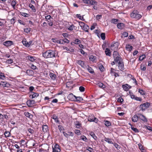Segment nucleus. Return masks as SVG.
<instances>
[{"label": "nucleus", "instance_id": "32", "mask_svg": "<svg viewBox=\"0 0 152 152\" xmlns=\"http://www.w3.org/2000/svg\"><path fill=\"white\" fill-rule=\"evenodd\" d=\"M104 140L105 141L109 143L112 144H113V143L112 142L111 140L109 138L105 137Z\"/></svg>", "mask_w": 152, "mask_h": 152}, {"label": "nucleus", "instance_id": "63", "mask_svg": "<svg viewBox=\"0 0 152 152\" xmlns=\"http://www.w3.org/2000/svg\"><path fill=\"white\" fill-rule=\"evenodd\" d=\"M86 150L89 151V152H91L93 150V149L91 147L87 146L86 148Z\"/></svg>", "mask_w": 152, "mask_h": 152}, {"label": "nucleus", "instance_id": "46", "mask_svg": "<svg viewBox=\"0 0 152 152\" xmlns=\"http://www.w3.org/2000/svg\"><path fill=\"white\" fill-rule=\"evenodd\" d=\"M28 131L31 134H34L35 132V131L33 129L31 128L28 129Z\"/></svg>", "mask_w": 152, "mask_h": 152}, {"label": "nucleus", "instance_id": "35", "mask_svg": "<svg viewBox=\"0 0 152 152\" xmlns=\"http://www.w3.org/2000/svg\"><path fill=\"white\" fill-rule=\"evenodd\" d=\"M38 96L39 94H38L36 93H34L32 94L31 95L30 97L31 98L33 99L37 96Z\"/></svg>", "mask_w": 152, "mask_h": 152}, {"label": "nucleus", "instance_id": "18", "mask_svg": "<svg viewBox=\"0 0 152 152\" xmlns=\"http://www.w3.org/2000/svg\"><path fill=\"white\" fill-rule=\"evenodd\" d=\"M24 114L28 118L31 119H32L33 117V115L28 112H25Z\"/></svg>", "mask_w": 152, "mask_h": 152}, {"label": "nucleus", "instance_id": "9", "mask_svg": "<svg viewBox=\"0 0 152 152\" xmlns=\"http://www.w3.org/2000/svg\"><path fill=\"white\" fill-rule=\"evenodd\" d=\"M118 64L119 69L121 71H123L124 69V62L123 61H119Z\"/></svg>", "mask_w": 152, "mask_h": 152}, {"label": "nucleus", "instance_id": "36", "mask_svg": "<svg viewBox=\"0 0 152 152\" xmlns=\"http://www.w3.org/2000/svg\"><path fill=\"white\" fill-rule=\"evenodd\" d=\"M5 76H4L3 73H0V79L2 80H4L5 79Z\"/></svg>", "mask_w": 152, "mask_h": 152}, {"label": "nucleus", "instance_id": "29", "mask_svg": "<svg viewBox=\"0 0 152 152\" xmlns=\"http://www.w3.org/2000/svg\"><path fill=\"white\" fill-rule=\"evenodd\" d=\"M89 58L90 61L93 62H96V57L95 56L91 55L90 56Z\"/></svg>", "mask_w": 152, "mask_h": 152}, {"label": "nucleus", "instance_id": "24", "mask_svg": "<svg viewBox=\"0 0 152 152\" xmlns=\"http://www.w3.org/2000/svg\"><path fill=\"white\" fill-rule=\"evenodd\" d=\"M105 53L107 56H111V52H110V50L108 48H107L106 49L105 51Z\"/></svg>", "mask_w": 152, "mask_h": 152}, {"label": "nucleus", "instance_id": "21", "mask_svg": "<svg viewBox=\"0 0 152 152\" xmlns=\"http://www.w3.org/2000/svg\"><path fill=\"white\" fill-rule=\"evenodd\" d=\"M75 123L76 128L77 129L80 128L81 126V123L77 121H76Z\"/></svg>", "mask_w": 152, "mask_h": 152}, {"label": "nucleus", "instance_id": "25", "mask_svg": "<svg viewBox=\"0 0 152 152\" xmlns=\"http://www.w3.org/2000/svg\"><path fill=\"white\" fill-rule=\"evenodd\" d=\"M82 29L86 32H88V30L89 28V26L86 24H85L82 28Z\"/></svg>", "mask_w": 152, "mask_h": 152}, {"label": "nucleus", "instance_id": "54", "mask_svg": "<svg viewBox=\"0 0 152 152\" xmlns=\"http://www.w3.org/2000/svg\"><path fill=\"white\" fill-rule=\"evenodd\" d=\"M118 20L116 19H113L111 20V22L115 24L118 21Z\"/></svg>", "mask_w": 152, "mask_h": 152}, {"label": "nucleus", "instance_id": "28", "mask_svg": "<svg viewBox=\"0 0 152 152\" xmlns=\"http://www.w3.org/2000/svg\"><path fill=\"white\" fill-rule=\"evenodd\" d=\"M45 19L46 20L47 22L48 21H49V20H53V18H51V16L50 15L45 16Z\"/></svg>", "mask_w": 152, "mask_h": 152}, {"label": "nucleus", "instance_id": "23", "mask_svg": "<svg viewBox=\"0 0 152 152\" xmlns=\"http://www.w3.org/2000/svg\"><path fill=\"white\" fill-rule=\"evenodd\" d=\"M52 118L55 120L56 122L57 123H59V121L58 118L57 116L55 114L53 115L52 116Z\"/></svg>", "mask_w": 152, "mask_h": 152}, {"label": "nucleus", "instance_id": "58", "mask_svg": "<svg viewBox=\"0 0 152 152\" xmlns=\"http://www.w3.org/2000/svg\"><path fill=\"white\" fill-rule=\"evenodd\" d=\"M75 27V26L73 24L71 25L68 28V29L70 31L73 30Z\"/></svg>", "mask_w": 152, "mask_h": 152}, {"label": "nucleus", "instance_id": "52", "mask_svg": "<svg viewBox=\"0 0 152 152\" xmlns=\"http://www.w3.org/2000/svg\"><path fill=\"white\" fill-rule=\"evenodd\" d=\"M90 135L95 139L96 140L97 138L96 136L95 135L94 133L93 132H91L90 133Z\"/></svg>", "mask_w": 152, "mask_h": 152}, {"label": "nucleus", "instance_id": "48", "mask_svg": "<svg viewBox=\"0 0 152 152\" xmlns=\"http://www.w3.org/2000/svg\"><path fill=\"white\" fill-rule=\"evenodd\" d=\"M20 13L22 15L25 17H28L29 16V15L28 14L23 12H20Z\"/></svg>", "mask_w": 152, "mask_h": 152}, {"label": "nucleus", "instance_id": "61", "mask_svg": "<svg viewBox=\"0 0 152 152\" xmlns=\"http://www.w3.org/2000/svg\"><path fill=\"white\" fill-rule=\"evenodd\" d=\"M79 90L81 92H84L85 90V88L84 87L81 86L80 87Z\"/></svg>", "mask_w": 152, "mask_h": 152}, {"label": "nucleus", "instance_id": "44", "mask_svg": "<svg viewBox=\"0 0 152 152\" xmlns=\"http://www.w3.org/2000/svg\"><path fill=\"white\" fill-rule=\"evenodd\" d=\"M76 16L77 18H79L81 20H84L83 17V16L82 17L80 14H77L76 15Z\"/></svg>", "mask_w": 152, "mask_h": 152}, {"label": "nucleus", "instance_id": "41", "mask_svg": "<svg viewBox=\"0 0 152 152\" xmlns=\"http://www.w3.org/2000/svg\"><path fill=\"white\" fill-rule=\"evenodd\" d=\"M97 4V2L95 0L90 1L89 4L91 5H96Z\"/></svg>", "mask_w": 152, "mask_h": 152}, {"label": "nucleus", "instance_id": "22", "mask_svg": "<svg viewBox=\"0 0 152 152\" xmlns=\"http://www.w3.org/2000/svg\"><path fill=\"white\" fill-rule=\"evenodd\" d=\"M138 118V115H135L132 117V120L133 122H137Z\"/></svg>", "mask_w": 152, "mask_h": 152}, {"label": "nucleus", "instance_id": "20", "mask_svg": "<svg viewBox=\"0 0 152 152\" xmlns=\"http://www.w3.org/2000/svg\"><path fill=\"white\" fill-rule=\"evenodd\" d=\"M117 27L119 29H121L124 28V25L123 23H119L117 25Z\"/></svg>", "mask_w": 152, "mask_h": 152}, {"label": "nucleus", "instance_id": "26", "mask_svg": "<svg viewBox=\"0 0 152 152\" xmlns=\"http://www.w3.org/2000/svg\"><path fill=\"white\" fill-rule=\"evenodd\" d=\"M133 47L129 44H126V48L127 50L131 51Z\"/></svg>", "mask_w": 152, "mask_h": 152}, {"label": "nucleus", "instance_id": "42", "mask_svg": "<svg viewBox=\"0 0 152 152\" xmlns=\"http://www.w3.org/2000/svg\"><path fill=\"white\" fill-rule=\"evenodd\" d=\"M22 42L24 46L27 47V45L28 42L26 41V39H25L23 40L22 41Z\"/></svg>", "mask_w": 152, "mask_h": 152}, {"label": "nucleus", "instance_id": "33", "mask_svg": "<svg viewBox=\"0 0 152 152\" xmlns=\"http://www.w3.org/2000/svg\"><path fill=\"white\" fill-rule=\"evenodd\" d=\"M50 76L51 78L53 80H55L56 79V75L53 73H50Z\"/></svg>", "mask_w": 152, "mask_h": 152}, {"label": "nucleus", "instance_id": "5", "mask_svg": "<svg viewBox=\"0 0 152 152\" xmlns=\"http://www.w3.org/2000/svg\"><path fill=\"white\" fill-rule=\"evenodd\" d=\"M73 96H74L75 98L77 101L80 102L83 100V99L82 97L80 96H76L72 94H69V95L67 97L69 99H71V97H72Z\"/></svg>", "mask_w": 152, "mask_h": 152}, {"label": "nucleus", "instance_id": "43", "mask_svg": "<svg viewBox=\"0 0 152 152\" xmlns=\"http://www.w3.org/2000/svg\"><path fill=\"white\" fill-rule=\"evenodd\" d=\"M29 6L33 11L34 12H36V10L35 9L34 7V5L31 4H29Z\"/></svg>", "mask_w": 152, "mask_h": 152}, {"label": "nucleus", "instance_id": "30", "mask_svg": "<svg viewBox=\"0 0 152 152\" xmlns=\"http://www.w3.org/2000/svg\"><path fill=\"white\" fill-rule=\"evenodd\" d=\"M5 137H8L10 136L11 134L10 132L8 131H6L4 134Z\"/></svg>", "mask_w": 152, "mask_h": 152}, {"label": "nucleus", "instance_id": "15", "mask_svg": "<svg viewBox=\"0 0 152 152\" xmlns=\"http://www.w3.org/2000/svg\"><path fill=\"white\" fill-rule=\"evenodd\" d=\"M26 74L29 76H32L34 75V72L31 69L27 70L26 72Z\"/></svg>", "mask_w": 152, "mask_h": 152}, {"label": "nucleus", "instance_id": "39", "mask_svg": "<svg viewBox=\"0 0 152 152\" xmlns=\"http://www.w3.org/2000/svg\"><path fill=\"white\" fill-rule=\"evenodd\" d=\"M105 121V125L107 126H109L111 125V123L108 121Z\"/></svg>", "mask_w": 152, "mask_h": 152}, {"label": "nucleus", "instance_id": "37", "mask_svg": "<svg viewBox=\"0 0 152 152\" xmlns=\"http://www.w3.org/2000/svg\"><path fill=\"white\" fill-rule=\"evenodd\" d=\"M58 129L60 132H62L64 130L63 127L61 125H58Z\"/></svg>", "mask_w": 152, "mask_h": 152}, {"label": "nucleus", "instance_id": "12", "mask_svg": "<svg viewBox=\"0 0 152 152\" xmlns=\"http://www.w3.org/2000/svg\"><path fill=\"white\" fill-rule=\"evenodd\" d=\"M3 44L6 47H8L13 45V42L11 41H7L3 43Z\"/></svg>", "mask_w": 152, "mask_h": 152}, {"label": "nucleus", "instance_id": "7", "mask_svg": "<svg viewBox=\"0 0 152 152\" xmlns=\"http://www.w3.org/2000/svg\"><path fill=\"white\" fill-rule=\"evenodd\" d=\"M59 145L56 144L55 145L54 147L52 146L53 152H60L61 149Z\"/></svg>", "mask_w": 152, "mask_h": 152}, {"label": "nucleus", "instance_id": "38", "mask_svg": "<svg viewBox=\"0 0 152 152\" xmlns=\"http://www.w3.org/2000/svg\"><path fill=\"white\" fill-rule=\"evenodd\" d=\"M28 58L29 60L32 62L34 61L35 60L34 57L31 56H28Z\"/></svg>", "mask_w": 152, "mask_h": 152}, {"label": "nucleus", "instance_id": "60", "mask_svg": "<svg viewBox=\"0 0 152 152\" xmlns=\"http://www.w3.org/2000/svg\"><path fill=\"white\" fill-rule=\"evenodd\" d=\"M131 129L132 130L134 131L135 132L137 133L139 132L138 129L136 128H134L133 127H132Z\"/></svg>", "mask_w": 152, "mask_h": 152}, {"label": "nucleus", "instance_id": "17", "mask_svg": "<svg viewBox=\"0 0 152 152\" xmlns=\"http://www.w3.org/2000/svg\"><path fill=\"white\" fill-rule=\"evenodd\" d=\"M52 41L54 42H56L57 43L61 44H64V43L61 42L62 40L61 39L58 40L56 39H52Z\"/></svg>", "mask_w": 152, "mask_h": 152}, {"label": "nucleus", "instance_id": "56", "mask_svg": "<svg viewBox=\"0 0 152 152\" xmlns=\"http://www.w3.org/2000/svg\"><path fill=\"white\" fill-rule=\"evenodd\" d=\"M33 44V41L32 40L28 42L27 47H28L30 45H32Z\"/></svg>", "mask_w": 152, "mask_h": 152}, {"label": "nucleus", "instance_id": "16", "mask_svg": "<svg viewBox=\"0 0 152 152\" xmlns=\"http://www.w3.org/2000/svg\"><path fill=\"white\" fill-rule=\"evenodd\" d=\"M42 129L43 132L44 133L47 132L48 130V127L46 125H42Z\"/></svg>", "mask_w": 152, "mask_h": 152}, {"label": "nucleus", "instance_id": "51", "mask_svg": "<svg viewBox=\"0 0 152 152\" xmlns=\"http://www.w3.org/2000/svg\"><path fill=\"white\" fill-rule=\"evenodd\" d=\"M61 40H62L61 42H63V43H64V42L65 43H68L69 42V41L66 38L62 39Z\"/></svg>", "mask_w": 152, "mask_h": 152}, {"label": "nucleus", "instance_id": "59", "mask_svg": "<svg viewBox=\"0 0 152 152\" xmlns=\"http://www.w3.org/2000/svg\"><path fill=\"white\" fill-rule=\"evenodd\" d=\"M115 69L113 68H111V71H110V73L112 75H113L114 74H116V73L114 72Z\"/></svg>", "mask_w": 152, "mask_h": 152}, {"label": "nucleus", "instance_id": "27", "mask_svg": "<svg viewBox=\"0 0 152 152\" xmlns=\"http://www.w3.org/2000/svg\"><path fill=\"white\" fill-rule=\"evenodd\" d=\"M88 71L90 73L92 74L93 73H94V70L93 69L90 67L89 66H87L86 67Z\"/></svg>", "mask_w": 152, "mask_h": 152}, {"label": "nucleus", "instance_id": "34", "mask_svg": "<svg viewBox=\"0 0 152 152\" xmlns=\"http://www.w3.org/2000/svg\"><path fill=\"white\" fill-rule=\"evenodd\" d=\"M97 85L100 88H105V86L101 82H99L97 83Z\"/></svg>", "mask_w": 152, "mask_h": 152}, {"label": "nucleus", "instance_id": "6", "mask_svg": "<svg viewBox=\"0 0 152 152\" xmlns=\"http://www.w3.org/2000/svg\"><path fill=\"white\" fill-rule=\"evenodd\" d=\"M150 105V103L148 102H145L141 104L140 105V108L142 110H145L146 108L149 107Z\"/></svg>", "mask_w": 152, "mask_h": 152}, {"label": "nucleus", "instance_id": "40", "mask_svg": "<svg viewBox=\"0 0 152 152\" xmlns=\"http://www.w3.org/2000/svg\"><path fill=\"white\" fill-rule=\"evenodd\" d=\"M80 139L84 141L87 142L88 141V139L85 136L83 135L80 136Z\"/></svg>", "mask_w": 152, "mask_h": 152}, {"label": "nucleus", "instance_id": "14", "mask_svg": "<svg viewBox=\"0 0 152 152\" xmlns=\"http://www.w3.org/2000/svg\"><path fill=\"white\" fill-rule=\"evenodd\" d=\"M77 63L79 65H80L83 68H85L86 67L85 64L84 62L81 60L78 61Z\"/></svg>", "mask_w": 152, "mask_h": 152}, {"label": "nucleus", "instance_id": "55", "mask_svg": "<svg viewBox=\"0 0 152 152\" xmlns=\"http://www.w3.org/2000/svg\"><path fill=\"white\" fill-rule=\"evenodd\" d=\"M80 43V40L78 39H76L75 40L74 43L76 44H79Z\"/></svg>", "mask_w": 152, "mask_h": 152}, {"label": "nucleus", "instance_id": "45", "mask_svg": "<svg viewBox=\"0 0 152 152\" xmlns=\"http://www.w3.org/2000/svg\"><path fill=\"white\" fill-rule=\"evenodd\" d=\"M122 88L123 89L126 91H128L129 88L127 87V86L125 85H122Z\"/></svg>", "mask_w": 152, "mask_h": 152}, {"label": "nucleus", "instance_id": "49", "mask_svg": "<svg viewBox=\"0 0 152 152\" xmlns=\"http://www.w3.org/2000/svg\"><path fill=\"white\" fill-rule=\"evenodd\" d=\"M145 58V55H143L140 56L139 58V60L140 61H142Z\"/></svg>", "mask_w": 152, "mask_h": 152}, {"label": "nucleus", "instance_id": "13", "mask_svg": "<svg viewBox=\"0 0 152 152\" xmlns=\"http://www.w3.org/2000/svg\"><path fill=\"white\" fill-rule=\"evenodd\" d=\"M115 61L116 63L117 62L118 63L119 61L122 62V59L120 55L117 56L114 58Z\"/></svg>", "mask_w": 152, "mask_h": 152}, {"label": "nucleus", "instance_id": "10", "mask_svg": "<svg viewBox=\"0 0 152 152\" xmlns=\"http://www.w3.org/2000/svg\"><path fill=\"white\" fill-rule=\"evenodd\" d=\"M138 118L139 119H140L144 122H147L148 120L143 115L141 114H138Z\"/></svg>", "mask_w": 152, "mask_h": 152}, {"label": "nucleus", "instance_id": "57", "mask_svg": "<svg viewBox=\"0 0 152 152\" xmlns=\"http://www.w3.org/2000/svg\"><path fill=\"white\" fill-rule=\"evenodd\" d=\"M138 146L139 147V149L140 150L144 151V147L142 145V144L140 143H139L138 144Z\"/></svg>", "mask_w": 152, "mask_h": 152}, {"label": "nucleus", "instance_id": "64", "mask_svg": "<svg viewBox=\"0 0 152 152\" xmlns=\"http://www.w3.org/2000/svg\"><path fill=\"white\" fill-rule=\"evenodd\" d=\"M47 149H45L44 148H41L39 150V152H47Z\"/></svg>", "mask_w": 152, "mask_h": 152}, {"label": "nucleus", "instance_id": "47", "mask_svg": "<svg viewBox=\"0 0 152 152\" xmlns=\"http://www.w3.org/2000/svg\"><path fill=\"white\" fill-rule=\"evenodd\" d=\"M139 92L142 95H144L145 94V92L142 89H138Z\"/></svg>", "mask_w": 152, "mask_h": 152}, {"label": "nucleus", "instance_id": "4", "mask_svg": "<svg viewBox=\"0 0 152 152\" xmlns=\"http://www.w3.org/2000/svg\"><path fill=\"white\" fill-rule=\"evenodd\" d=\"M88 120L90 122H94L96 123L98 122V119L95 117L93 115L91 114L88 117Z\"/></svg>", "mask_w": 152, "mask_h": 152}, {"label": "nucleus", "instance_id": "11", "mask_svg": "<svg viewBox=\"0 0 152 152\" xmlns=\"http://www.w3.org/2000/svg\"><path fill=\"white\" fill-rule=\"evenodd\" d=\"M35 102L33 100H29L27 101L26 104L29 107H31L35 104Z\"/></svg>", "mask_w": 152, "mask_h": 152}, {"label": "nucleus", "instance_id": "50", "mask_svg": "<svg viewBox=\"0 0 152 152\" xmlns=\"http://www.w3.org/2000/svg\"><path fill=\"white\" fill-rule=\"evenodd\" d=\"M118 55H119L117 51H114L113 54V56L114 58L117 56H118Z\"/></svg>", "mask_w": 152, "mask_h": 152}, {"label": "nucleus", "instance_id": "2", "mask_svg": "<svg viewBox=\"0 0 152 152\" xmlns=\"http://www.w3.org/2000/svg\"><path fill=\"white\" fill-rule=\"evenodd\" d=\"M9 117L7 114L2 115L0 113V124L4 126L6 125Z\"/></svg>", "mask_w": 152, "mask_h": 152}, {"label": "nucleus", "instance_id": "53", "mask_svg": "<svg viewBox=\"0 0 152 152\" xmlns=\"http://www.w3.org/2000/svg\"><path fill=\"white\" fill-rule=\"evenodd\" d=\"M101 38L103 40H104L105 38V34L104 33H102L101 34Z\"/></svg>", "mask_w": 152, "mask_h": 152}, {"label": "nucleus", "instance_id": "3", "mask_svg": "<svg viewBox=\"0 0 152 152\" xmlns=\"http://www.w3.org/2000/svg\"><path fill=\"white\" fill-rule=\"evenodd\" d=\"M131 17L132 18L139 20L141 18L142 16L138 14V12L137 11L134 10L131 14Z\"/></svg>", "mask_w": 152, "mask_h": 152}, {"label": "nucleus", "instance_id": "62", "mask_svg": "<svg viewBox=\"0 0 152 152\" xmlns=\"http://www.w3.org/2000/svg\"><path fill=\"white\" fill-rule=\"evenodd\" d=\"M114 145L117 149H118L120 148V146L116 143H113Z\"/></svg>", "mask_w": 152, "mask_h": 152}, {"label": "nucleus", "instance_id": "31", "mask_svg": "<svg viewBox=\"0 0 152 152\" xmlns=\"http://www.w3.org/2000/svg\"><path fill=\"white\" fill-rule=\"evenodd\" d=\"M16 3L17 2L16 0H13L12 1L11 5L14 9H15V6Z\"/></svg>", "mask_w": 152, "mask_h": 152}, {"label": "nucleus", "instance_id": "1", "mask_svg": "<svg viewBox=\"0 0 152 152\" xmlns=\"http://www.w3.org/2000/svg\"><path fill=\"white\" fill-rule=\"evenodd\" d=\"M43 56L45 58L56 57V56L55 52L53 50H48L43 53Z\"/></svg>", "mask_w": 152, "mask_h": 152}, {"label": "nucleus", "instance_id": "8", "mask_svg": "<svg viewBox=\"0 0 152 152\" xmlns=\"http://www.w3.org/2000/svg\"><path fill=\"white\" fill-rule=\"evenodd\" d=\"M118 42H116L112 44L110 47L111 48V49L113 50H116L117 49H118Z\"/></svg>", "mask_w": 152, "mask_h": 152}, {"label": "nucleus", "instance_id": "19", "mask_svg": "<svg viewBox=\"0 0 152 152\" xmlns=\"http://www.w3.org/2000/svg\"><path fill=\"white\" fill-rule=\"evenodd\" d=\"M0 85H2L4 87H8L9 85V83H7V82L2 81H1Z\"/></svg>", "mask_w": 152, "mask_h": 152}]
</instances>
